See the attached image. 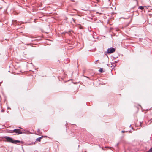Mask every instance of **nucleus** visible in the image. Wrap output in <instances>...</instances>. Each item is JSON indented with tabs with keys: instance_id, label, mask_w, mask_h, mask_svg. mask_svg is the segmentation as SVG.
Returning <instances> with one entry per match:
<instances>
[{
	"instance_id": "1",
	"label": "nucleus",
	"mask_w": 152,
	"mask_h": 152,
	"mask_svg": "<svg viewBox=\"0 0 152 152\" xmlns=\"http://www.w3.org/2000/svg\"><path fill=\"white\" fill-rule=\"evenodd\" d=\"M6 139V141L12 142L13 143L16 144L17 142H20V141L18 140H14L12 138L9 137H5Z\"/></svg>"
},
{
	"instance_id": "2",
	"label": "nucleus",
	"mask_w": 152,
	"mask_h": 152,
	"mask_svg": "<svg viewBox=\"0 0 152 152\" xmlns=\"http://www.w3.org/2000/svg\"><path fill=\"white\" fill-rule=\"evenodd\" d=\"M115 51V49L113 48H111L108 49L107 51L105 52L106 53H111L114 52Z\"/></svg>"
},
{
	"instance_id": "3",
	"label": "nucleus",
	"mask_w": 152,
	"mask_h": 152,
	"mask_svg": "<svg viewBox=\"0 0 152 152\" xmlns=\"http://www.w3.org/2000/svg\"><path fill=\"white\" fill-rule=\"evenodd\" d=\"M13 132L17 134H22L24 132H23L21 130L19 129H16L13 130Z\"/></svg>"
},
{
	"instance_id": "4",
	"label": "nucleus",
	"mask_w": 152,
	"mask_h": 152,
	"mask_svg": "<svg viewBox=\"0 0 152 152\" xmlns=\"http://www.w3.org/2000/svg\"><path fill=\"white\" fill-rule=\"evenodd\" d=\"M42 138V137H40L37 138L36 140V141L40 142L41 140V139Z\"/></svg>"
},
{
	"instance_id": "5",
	"label": "nucleus",
	"mask_w": 152,
	"mask_h": 152,
	"mask_svg": "<svg viewBox=\"0 0 152 152\" xmlns=\"http://www.w3.org/2000/svg\"><path fill=\"white\" fill-rule=\"evenodd\" d=\"M144 8V7L143 6H139V9H140L141 10H143Z\"/></svg>"
},
{
	"instance_id": "6",
	"label": "nucleus",
	"mask_w": 152,
	"mask_h": 152,
	"mask_svg": "<svg viewBox=\"0 0 152 152\" xmlns=\"http://www.w3.org/2000/svg\"><path fill=\"white\" fill-rule=\"evenodd\" d=\"M99 72H103V70H102V69H100L99 70Z\"/></svg>"
},
{
	"instance_id": "7",
	"label": "nucleus",
	"mask_w": 152,
	"mask_h": 152,
	"mask_svg": "<svg viewBox=\"0 0 152 152\" xmlns=\"http://www.w3.org/2000/svg\"><path fill=\"white\" fill-rule=\"evenodd\" d=\"M148 152H152V148H151L148 151Z\"/></svg>"
},
{
	"instance_id": "8",
	"label": "nucleus",
	"mask_w": 152,
	"mask_h": 152,
	"mask_svg": "<svg viewBox=\"0 0 152 152\" xmlns=\"http://www.w3.org/2000/svg\"><path fill=\"white\" fill-rule=\"evenodd\" d=\"M99 61L98 60H97L95 61V63L96 64H97V62H99Z\"/></svg>"
},
{
	"instance_id": "9",
	"label": "nucleus",
	"mask_w": 152,
	"mask_h": 152,
	"mask_svg": "<svg viewBox=\"0 0 152 152\" xmlns=\"http://www.w3.org/2000/svg\"><path fill=\"white\" fill-rule=\"evenodd\" d=\"M35 144V143L32 142L31 144H30V145H34Z\"/></svg>"
},
{
	"instance_id": "10",
	"label": "nucleus",
	"mask_w": 152,
	"mask_h": 152,
	"mask_svg": "<svg viewBox=\"0 0 152 152\" xmlns=\"http://www.w3.org/2000/svg\"><path fill=\"white\" fill-rule=\"evenodd\" d=\"M105 148H110L111 147H105Z\"/></svg>"
},
{
	"instance_id": "11",
	"label": "nucleus",
	"mask_w": 152,
	"mask_h": 152,
	"mask_svg": "<svg viewBox=\"0 0 152 152\" xmlns=\"http://www.w3.org/2000/svg\"><path fill=\"white\" fill-rule=\"evenodd\" d=\"M125 132V131H121V132H122V133H124V132Z\"/></svg>"
},
{
	"instance_id": "12",
	"label": "nucleus",
	"mask_w": 152,
	"mask_h": 152,
	"mask_svg": "<svg viewBox=\"0 0 152 152\" xmlns=\"http://www.w3.org/2000/svg\"><path fill=\"white\" fill-rule=\"evenodd\" d=\"M102 149L103 150H104V149L103 148H102Z\"/></svg>"
},
{
	"instance_id": "13",
	"label": "nucleus",
	"mask_w": 152,
	"mask_h": 152,
	"mask_svg": "<svg viewBox=\"0 0 152 152\" xmlns=\"http://www.w3.org/2000/svg\"><path fill=\"white\" fill-rule=\"evenodd\" d=\"M69 35L70 34L69 33Z\"/></svg>"
},
{
	"instance_id": "14",
	"label": "nucleus",
	"mask_w": 152,
	"mask_h": 152,
	"mask_svg": "<svg viewBox=\"0 0 152 152\" xmlns=\"http://www.w3.org/2000/svg\"><path fill=\"white\" fill-rule=\"evenodd\" d=\"M1 111H2V112H3V110H1Z\"/></svg>"
}]
</instances>
